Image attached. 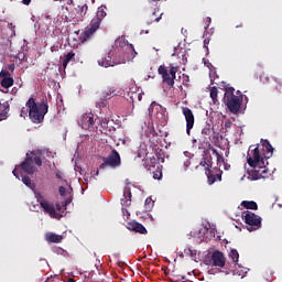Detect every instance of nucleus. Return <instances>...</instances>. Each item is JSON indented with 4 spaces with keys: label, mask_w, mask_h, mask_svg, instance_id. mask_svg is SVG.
I'll use <instances>...</instances> for the list:
<instances>
[{
    "label": "nucleus",
    "mask_w": 282,
    "mask_h": 282,
    "mask_svg": "<svg viewBox=\"0 0 282 282\" xmlns=\"http://www.w3.org/2000/svg\"><path fill=\"white\" fill-rule=\"evenodd\" d=\"M202 133H203L204 135H209V134H210V129L205 128V129H203Z\"/></svg>",
    "instance_id": "42"
},
{
    "label": "nucleus",
    "mask_w": 282,
    "mask_h": 282,
    "mask_svg": "<svg viewBox=\"0 0 282 282\" xmlns=\"http://www.w3.org/2000/svg\"><path fill=\"white\" fill-rule=\"evenodd\" d=\"M107 7L101 6L98 8L96 17L90 21V25L86 28L84 32L79 35V41L82 43H85V41H89L94 34L99 30L100 23H102V20L105 17H107Z\"/></svg>",
    "instance_id": "3"
},
{
    "label": "nucleus",
    "mask_w": 282,
    "mask_h": 282,
    "mask_svg": "<svg viewBox=\"0 0 282 282\" xmlns=\"http://www.w3.org/2000/svg\"><path fill=\"white\" fill-rule=\"evenodd\" d=\"M229 257L234 261V263H237L239 261V251H237L236 249H231Z\"/></svg>",
    "instance_id": "28"
},
{
    "label": "nucleus",
    "mask_w": 282,
    "mask_h": 282,
    "mask_svg": "<svg viewBox=\"0 0 282 282\" xmlns=\"http://www.w3.org/2000/svg\"><path fill=\"white\" fill-rule=\"evenodd\" d=\"M224 102L230 113L237 116L241 110V105L243 102V95L237 96L235 95V88L226 87L224 95Z\"/></svg>",
    "instance_id": "4"
},
{
    "label": "nucleus",
    "mask_w": 282,
    "mask_h": 282,
    "mask_svg": "<svg viewBox=\"0 0 282 282\" xmlns=\"http://www.w3.org/2000/svg\"><path fill=\"white\" fill-rule=\"evenodd\" d=\"M19 167L22 169V171H24V173H26L28 175H34V173H36V166H34V160L32 159L30 153H26V158L19 165Z\"/></svg>",
    "instance_id": "12"
},
{
    "label": "nucleus",
    "mask_w": 282,
    "mask_h": 282,
    "mask_svg": "<svg viewBox=\"0 0 282 282\" xmlns=\"http://www.w3.org/2000/svg\"><path fill=\"white\" fill-rule=\"evenodd\" d=\"M213 153L216 154L217 162H225L224 155H221L217 150H213Z\"/></svg>",
    "instance_id": "36"
},
{
    "label": "nucleus",
    "mask_w": 282,
    "mask_h": 282,
    "mask_svg": "<svg viewBox=\"0 0 282 282\" xmlns=\"http://www.w3.org/2000/svg\"><path fill=\"white\" fill-rule=\"evenodd\" d=\"M1 87L4 89H10L14 85V78L9 77V78H2L0 82Z\"/></svg>",
    "instance_id": "24"
},
{
    "label": "nucleus",
    "mask_w": 282,
    "mask_h": 282,
    "mask_svg": "<svg viewBox=\"0 0 282 282\" xmlns=\"http://www.w3.org/2000/svg\"><path fill=\"white\" fill-rule=\"evenodd\" d=\"M131 187L126 186L123 189V198H121V205L122 206H131Z\"/></svg>",
    "instance_id": "17"
},
{
    "label": "nucleus",
    "mask_w": 282,
    "mask_h": 282,
    "mask_svg": "<svg viewBox=\"0 0 282 282\" xmlns=\"http://www.w3.org/2000/svg\"><path fill=\"white\" fill-rule=\"evenodd\" d=\"M138 100H142V94L138 95Z\"/></svg>",
    "instance_id": "52"
},
{
    "label": "nucleus",
    "mask_w": 282,
    "mask_h": 282,
    "mask_svg": "<svg viewBox=\"0 0 282 282\" xmlns=\"http://www.w3.org/2000/svg\"><path fill=\"white\" fill-rule=\"evenodd\" d=\"M126 184H129V178L126 180Z\"/></svg>",
    "instance_id": "56"
},
{
    "label": "nucleus",
    "mask_w": 282,
    "mask_h": 282,
    "mask_svg": "<svg viewBox=\"0 0 282 282\" xmlns=\"http://www.w3.org/2000/svg\"><path fill=\"white\" fill-rule=\"evenodd\" d=\"M68 204H72V199H70V198H67V199L63 203V206H67Z\"/></svg>",
    "instance_id": "46"
},
{
    "label": "nucleus",
    "mask_w": 282,
    "mask_h": 282,
    "mask_svg": "<svg viewBox=\"0 0 282 282\" xmlns=\"http://www.w3.org/2000/svg\"><path fill=\"white\" fill-rule=\"evenodd\" d=\"M79 127L82 129H85V131H89V129H94V124H96V121L94 120V113H84L80 116L78 120Z\"/></svg>",
    "instance_id": "13"
},
{
    "label": "nucleus",
    "mask_w": 282,
    "mask_h": 282,
    "mask_svg": "<svg viewBox=\"0 0 282 282\" xmlns=\"http://www.w3.org/2000/svg\"><path fill=\"white\" fill-rule=\"evenodd\" d=\"M89 11V7L87 3H83L73 9L74 19L77 21H83L85 17H87V12Z\"/></svg>",
    "instance_id": "14"
},
{
    "label": "nucleus",
    "mask_w": 282,
    "mask_h": 282,
    "mask_svg": "<svg viewBox=\"0 0 282 282\" xmlns=\"http://www.w3.org/2000/svg\"><path fill=\"white\" fill-rule=\"evenodd\" d=\"M182 113L186 120V133L191 135V130L195 127V115H193V110L188 107H182Z\"/></svg>",
    "instance_id": "10"
},
{
    "label": "nucleus",
    "mask_w": 282,
    "mask_h": 282,
    "mask_svg": "<svg viewBox=\"0 0 282 282\" xmlns=\"http://www.w3.org/2000/svg\"><path fill=\"white\" fill-rule=\"evenodd\" d=\"M22 3L24 6H30V3H32V0H22Z\"/></svg>",
    "instance_id": "45"
},
{
    "label": "nucleus",
    "mask_w": 282,
    "mask_h": 282,
    "mask_svg": "<svg viewBox=\"0 0 282 282\" xmlns=\"http://www.w3.org/2000/svg\"><path fill=\"white\" fill-rule=\"evenodd\" d=\"M102 162L104 163L100 164L99 169H107V166L110 169H118L122 166V159L116 149L111 150L108 156H104Z\"/></svg>",
    "instance_id": "5"
},
{
    "label": "nucleus",
    "mask_w": 282,
    "mask_h": 282,
    "mask_svg": "<svg viewBox=\"0 0 282 282\" xmlns=\"http://www.w3.org/2000/svg\"><path fill=\"white\" fill-rule=\"evenodd\" d=\"M12 173H13L14 177H17V180H19V173L17 172V169H14Z\"/></svg>",
    "instance_id": "47"
},
{
    "label": "nucleus",
    "mask_w": 282,
    "mask_h": 282,
    "mask_svg": "<svg viewBox=\"0 0 282 282\" xmlns=\"http://www.w3.org/2000/svg\"><path fill=\"white\" fill-rule=\"evenodd\" d=\"M26 107H23L20 112L21 118H25L29 113V118L31 122L34 124H41L45 120V115L50 111V106L47 102L42 101L41 104H36L34 97H31L26 101Z\"/></svg>",
    "instance_id": "1"
},
{
    "label": "nucleus",
    "mask_w": 282,
    "mask_h": 282,
    "mask_svg": "<svg viewBox=\"0 0 282 282\" xmlns=\"http://www.w3.org/2000/svg\"><path fill=\"white\" fill-rule=\"evenodd\" d=\"M100 126L102 129H107L109 127V120L107 118L100 120Z\"/></svg>",
    "instance_id": "37"
},
{
    "label": "nucleus",
    "mask_w": 282,
    "mask_h": 282,
    "mask_svg": "<svg viewBox=\"0 0 282 282\" xmlns=\"http://www.w3.org/2000/svg\"><path fill=\"white\" fill-rule=\"evenodd\" d=\"M236 28H243V24L236 25Z\"/></svg>",
    "instance_id": "53"
},
{
    "label": "nucleus",
    "mask_w": 282,
    "mask_h": 282,
    "mask_svg": "<svg viewBox=\"0 0 282 282\" xmlns=\"http://www.w3.org/2000/svg\"><path fill=\"white\" fill-rule=\"evenodd\" d=\"M129 51L132 53V58H135V54H138L135 52V48H133V44H128Z\"/></svg>",
    "instance_id": "38"
},
{
    "label": "nucleus",
    "mask_w": 282,
    "mask_h": 282,
    "mask_svg": "<svg viewBox=\"0 0 282 282\" xmlns=\"http://www.w3.org/2000/svg\"><path fill=\"white\" fill-rule=\"evenodd\" d=\"M36 199L41 208H43L44 213L50 215V217H52L53 219H59V217H63L59 216L58 213H56V207H54L53 203L45 200V197H43V195L36 194Z\"/></svg>",
    "instance_id": "8"
},
{
    "label": "nucleus",
    "mask_w": 282,
    "mask_h": 282,
    "mask_svg": "<svg viewBox=\"0 0 282 282\" xmlns=\"http://www.w3.org/2000/svg\"><path fill=\"white\" fill-rule=\"evenodd\" d=\"M200 166H205V171L206 169H210V159L205 158L204 161H200Z\"/></svg>",
    "instance_id": "32"
},
{
    "label": "nucleus",
    "mask_w": 282,
    "mask_h": 282,
    "mask_svg": "<svg viewBox=\"0 0 282 282\" xmlns=\"http://www.w3.org/2000/svg\"><path fill=\"white\" fill-rule=\"evenodd\" d=\"M55 177H57V180H63V174L61 173V171H57L55 173Z\"/></svg>",
    "instance_id": "44"
},
{
    "label": "nucleus",
    "mask_w": 282,
    "mask_h": 282,
    "mask_svg": "<svg viewBox=\"0 0 282 282\" xmlns=\"http://www.w3.org/2000/svg\"><path fill=\"white\" fill-rule=\"evenodd\" d=\"M276 86L275 89L279 91V94H282V80L281 79H275Z\"/></svg>",
    "instance_id": "35"
},
{
    "label": "nucleus",
    "mask_w": 282,
    "mask_h": 282,
    "mask_svg": "<svg viewBox=\"0 0 282 282\" xmlns=\"http://www.w3.org/2000/svg\"><path fill=\"white\" fill-rule=\"evenodd\" d=\"M204 47H208V42L204 40Z\"/></svg>",
    "instance_id": "50"
},
{
    "label": "nucleus",
    "mask_w": 282,
    "mask_h": 282,
    "mask_svg": "<svg viewBox=\"0 0 282 282\" xmlns=\"http://www.w3.org/2000/svg\"><path fill=\"white\" fill-rule=\"evenodd\" d=\"M225 127H226L227 129H230V122H226V123H225Z\"/></svg>",
    "instance_id": "49"
},
{
    "label": "nucleus",
    "mask_w": 282,
    "mask_h": 282,
    "mask_svg": "<svg viewBox=\"0 0 282 282\" xmlns=\"http://www.w3.org/2000/svg\"><path fill=\"white\" fill-rule=\"evenodd\" d=\"M162 14H163V13H161L159 18H155V22H156V23H160V21L162 20Z\"/></svg>",
    "instance_id": "48"
},
{
    "label": "nucleus",
    "mask_w": 282,
    "mask_h": 282,
    "mask_svg": "<svg viewBox=\"0 0 282 282\" xmlns=\"http://www.w3.org/2000/svg\"><path fill=\"white\" fill-rule=\"evenodd\" d=\"M55 208H56V210H57L58 213H61V210H63V203H62V205L57 203V204L55 205Z\"/></svg>",
    "instance_id": "43"
},
{
    "label": "nucleus",
    "mask_w": 282,
    "mask_h": 282,
    "mask_svg": "<svg viewBox=\"0 0 282 282\" xmlns=\"http://www.w3.org/2000/svg\"><path fill=\"white\" fill-rule=\"evenodd\" d=\"M208 21H210V18H207Z\"/></svg>",
    "instance_id": "58"
},
{
    "label": "nucleus",
    "mask_w": 282,
    "mask_h": 282,
    "mask_svg": "<svg viewBox=\"0 0 282 282\" xmlns=\"http://www.w3.org/2000/svg\"><path fill=\"white\" fill-rule=\"evenodd\" d=\"M69 63H76V53H74V51L68 52L63 59V69H67V65H69Z\"/></svg>",
    "instance_id": "19"
},
{
    "label": "nucleus",
    "mask_w": 282,
    "mask_h": 282,
    "mask_svg": "<svg viewBox=\"0 0 282 282\" xmlns=\"http://www.w3.org/2000/svg\"><path fill=\"white\" fill-rule=\"evenodd\" d=\"M10 102L8 101H0V117L4 116L3 120H8V118L10 117Z\"/></svg>",
    "instance_id": "18"
},
{
    "label": "nucleus",
    "mask_w": 282,
    "mask_h": 282,
    "mask_svg": "<svg viewBox=\"0 0 282 282\" xmlns=\"http://www.w3.org/2000/svg\"><path fill=\"white\" fill-rule=\"evenodd\" d=\"M241 206L247 210H259V205L254 200H242Z\"/></svg>",
    "instance_id": "22"
},
{
    "label": "nucleus",
    "mask_w": 282,
    "mask_h": 282,
    "mask_svg": "<svg viewBox=\"0 0 282 282\" xmlns=\"http://www.w3.org/2000/svg\"><path fill=\"white\" fill-rule=\"evenodd\" d=\"M104 100H110V98H113V96H118V93H116V88L115 87H110L108 89H106L102 94H101Z\"/></svg>",
    "instance_id": "23"
},
{
    "label": "nucleus",
    "mask_w": 282,
    "mask_h": 282,
    "mask_svg": "<svg viewBox=\"0 0 282 282\" xmlns=\"http://www.w3.org/2000/svg\"><path fill=\"white\" fill-rule=\"evenodd\" d=\"M127 229L132 232H139V235H147V232H149L145 226L135 220L128 223Z\"/></svg>",
    "instance_id": "16"
},
{
    "label": "nucleus",
    "mask_w": 282,
    "mask_h": 282,
    "mask_svg": "<svg viewBox=\"0 0 282 282\" xmlns=\"http://www.w3.org/2000/svg\"><path fill=\"white\" fill-rule=\"evenodd\" d=\"M127 43H129V42H127L124 36H121L116 40V45H118L119 47H124L127 45Z\"/></svg>",
    "instance_id": "30"
},
{
    "label": "nucleus",
    "mask_w": 282,
    "mask_h": 282,
    "mask_svg": "<svg viewBox=\"0 0 282 282\" xmlns=\"http://www.w3.org/2000/svg\"><path fill=\"white\" fill-rule=\"evenodd\" d=\"M242 219L245 224H247V229L249 232H252L253 230H259L261 228V216H257V214L252 212H243L242 213Z\"/></svg>",
    "instance_id": "7"
},
{
    "label": "nucleus",
    "mask_w": 282,
    "mask_h": 282,
    "mask_svg": "<svg viewBox=\"0 0 282 282\" xmlns=\"http://www.w3.org/2000/svg\"><path fill=\"white\" fill-rule=\"evenodd\" d=\"M153 180H162V170H160V167H158V169L153 172Z\"/></svg>",
    "instance_id": "31"
},
{
    "label": "nucleus",
    "mask_w": 282,
    "mask_h": 282,
    "mask_svg": "<svg viewBox=\"0 0 282 282\" xmlns=\"http://www.w3.org/2000/svg\"><path fill=\"white\" fill-rule=\"evenodd\" d=\"M127 63V61L124 58H121L120 61H111V56H107V57H101L100 59H98V65H100V67H113V65H122Z\"/></svg>",
    "instance_id": "15"
},
{
    "label": "nucleus",
    "mask_w": 282,
    "mask_h": 282,
    "mask_svg": "<svg viewBox=\"0 0 282 282\" xmlns=\"http://www.w3.org/2000/svg\"><path fill=\"white\" fill-rule=\"evenodd\" d=\"M261 147L267 151L263 154H261L259 145L256 148L254 145H250L249 148L247 163L249 166H251V169H257V166H265V160H270V158H272V153H274V148H272L270 141L263 140Z\"/></svg>",
    "instance_id": "2"
},
{
    "label": "nucleus",
    "mask_w": 282,
    "mask_h": 282,
    "mask_svg": "<svg viewBox=\"0 0 282 282\" xmlns=\"http://www.w3.org/2000/svg\"><path fill=\"white\" fill-rule=\"evenodd\" d=\"M41 153L42 151H37V153L31 152L32 160L34 162V164H36V166H43V160L41 159Z\"/></svg>",
    "instance_id": "25"
},
{
    "label": "nucleus",
    "mask_w": 282,
    "mask_h": 282,
    "mask_svg": "<svg viewBox=\"0 0 282 282\" xmlns=\"http://www.w3.org/2000/svg\"><path fill=\"white\" fill-rule=\"evenodd\" d=\"M22 182L28 186V188H31V191L36 188V185L32 183V178H30V176H22Z\"/></svg>",
    "instance_id": "27"
},
{
    "label": "nucleus",
    "mask_w": 282,
    "mask_h": 282,
    "mask_svg": "<svg viewBox=\"0 0 282 282\" xmlns=\"http://www.w3.org/2000/svg\"><path fill=\"white\" fill-rule=\"evenodd\" d=\"M206 175H207V180H208V184L213 185L215 184V182H217V180H219V182H221V174H213V171H210V169L206 167Z\"/></svg>",
    "instance_id": "20"
},
{
    "label": "nucleus",
    "mask_w": 282,
    "mask_h": 282,
    "mask_svg": "<svg viewBox=\"0 0 282 282\" xmlns=\"http://www.w3.org/2000/svg\"><path fill=\"white\" fill-rule=\"evenodd\" d=\"M254 170H251L249 172V178L254 182L257 180H265L268 175H270V170L265 167V165H258L257 167H253Z\"/></svg>",
    "instance_id": "9"
},
{
    "label": "nucleus",
    "mask_w": 282,
    "mask_h": 282,
    "mask_svg": "<svg viewBox=\"0 0 282 282\" xmlns=\"http://www.w3.org/2000/svg\"><path fill=\"white\" fill-rule=\"evenodd\" d=\"M8 69H9V72H14V69H17V65H14V64H9V65H8Z\"/></svg>",
    "instance_id": "41"
},
{
    "label": "nucleus",
    "mask_w": 282,
    "mask_h": 282,
    "mask_svg": "<svg viewBox=\"0 0 282 282\" xmlns=\"http://www.w3.org/2000/svg\"><path fill=\"white\" fill-rule=\"evenodd\" d=\"M218 94H219V91L217 90L216 86L210 88L209 96H210L214 105H217V102H219V100L217 99Z\"/></svg>",
    "instance_id": "26"
},
{
    "label": "nucleus",
    "mask_w": 282,
    "mask_h": 282,
    "mask_svg": "<svg viewBox=\"0 0 282 282\" xmlns=\"http://www.w3.org/2000/svg\"><path fill=\"white\" fill-rule=\"evenodd\" d=\"M153 206H154L153 199L147 198L145 199V210H151V208H153Z\"/></svg>",
    "instance_id": "33"
},
{
    "label": "nucleus",
    "mask_w": 282,
    "mask_h": 282,
    "mask_svg": "<svg viewBox=\"0 0 282 282\" xmlns=\"http://www.w3.org/2000/svg\"><path fill=\"white\" fill-rule=\"evenodd\" d=\"M210 265L214 268H225L226 267V256L219 250H215L210 256Z\"/></svg>",
    "instance_id": "11"
},
{
    "label": "nucleus",
    "mask_w": 282,
    "mask_h": 282,
    "mask_svg": "<svg viewBox=\"0 0 282 282\" xmlns=\"http://www.w3.org/2000/svg\"><path fill=\"white\" fill-rule=\"evenodd\" d=\"M260 80H261L262 83H270V77H268V76H265V75H261V76H260Z\"/></svg>",
    "instance_id": "39"
},
{
    "label": "nucleus",
    "mask_w": 282,
    "mask_h": 282,
    "mask_svg": "<svg viewBox=\"0 0 282 282\" xmlns=\"http://www.w3.org/2000/svg\"><path fill=\"white\" fill-rule=\"evenodd\" d=\"M97 107H99V109H102L105 107H107V99H105V97H102V95L99 97V100L96 102Z\"/></svg>",
    "instance_id": "29"
},
{
    "label": "nucleus",
    "mask_w": 282,
    "mask_h": 282,
    "mask_svg": "<svg viewBox=\"0 0 282 282\" xmlns=\"http://www.w3.org/2000/svg\"><path fill=\"white\" fill-rule=\"evenodd\" d=\"M0 78H12V75H10V72L8 70H1Z\"/></svg>",
    "instance_id": "34"
},
{
    "label": "nucleus",
    "mask_w": 282,
    "mask_h": 282,
    "mask_svg": "<svg viewBox=\"0 0 282 282\" xmlns=\"http://www.w3.org/2000/svg\"><path fill=\"white\" fill-rule=\"evenodd\" d=\"M70 3H74V0H70Z\"/></svg>",
    "instance_id": "57"
},
{
    "label": "nucleus",
    "mask_w": 282,
    "mask_h": 282,
    "mask_svg": "<svg viewBox=\"0 0 282 282\" xmlns=\"http://www.w3.org/2000/svg\"><path fill=\"white\" fill-rule=\"evenodd\" d=\"M6 118V116L1 115L0 117V122H3V119Z\"/></svg>",
    "instance_id": "51"
},
{
    "label": "nucleus",
    "mask_w": 282,
    "mask_h": 282,
    "mask_svg": "<svg viewBox=\"0 0 282 282\" xmlns=\"http://www.w3.org/2000/svg\"><path fill=\"white\" fill-rule=\"evenodd\" d=\"M155 1H160V0H150V2H155Z\"/></svg>",
    "instance_id": "55"
},
{
    "label": "nucleus",
    "mask_w": 282,
    "mask_h": 282,
    "mask_svg": "<svg viewBox=\"0 0 282 282\" xmlns=\"http://www.w3.org/2000/svg\"><path fill=\"white\" fill-rule=\"evenodd\" d=\"M58 191H59V195L62 197H65V191H66L65 187L64 186H59Z\"/></svg>",
    "instance_id": "40"
},
{
    "label": "nucleus",
    "mask_w": 282,
    "mask_h": 282,
    "mask_svg": "<svg viewBox=\"0 0 282 282\" xmlns=\"http://www.w3.org/2000/svg\"><path fill=\"white\" fill-rule=\"evenodd\" d=\"M45 240H46L48 243H62V241H63V236L56 235V234H54V232H50V234H46Z\"/></svg>",
    "instance_id": "21"
},
{
    "label": "nucleus",
    "mask_w": 282,
    "mask_h": 282,
    "mask_svg": "<svg viewBox=\"0 0 282 282\" xmlns=\"http://www.w3.org/2000/svg\"><path fill=\"white\" fill-rule=\"evenodd\" d=\"M158 72H159V75L162 76L163 83H165L167 87L172 88L175 86L177 67L172 66L169 72V68H166V66L161 65L159 66Z\"/></svg>",
    "instance_id": "6"
},
{
    "label": "nucleus",
    "mask_w": 282,
    "mask_h": 282,
    "mask_svg": "<svg viewBox=\"0 0 282 282\" xmlns=\"http://www.w3.org/2000/svg\"><path fill=\"white\" fill-rule=\"evenodd\" d=\"M68 282H74V279H68Z\"/></svg>",
    "instance_id": "54"
}]
</instances>
